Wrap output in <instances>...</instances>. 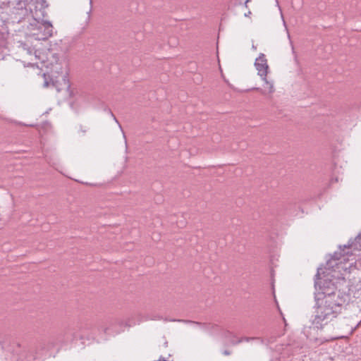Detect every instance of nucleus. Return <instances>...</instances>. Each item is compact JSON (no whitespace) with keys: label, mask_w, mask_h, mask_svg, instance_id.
<instances>
[{"label":"nucleus","mask_w":361,"mask_h":361,"mask_svg":"<svg viewBox=\"0 0 361 361\" xmlns=\"http://www.w3.org/2000/svg\"><path fill=\"white\" fill-rule=\"evenodd\" d=\"M250 0H246L245 2V4L246 5L247 3Z\"/></svg>","instance_id":"obj_17"},{"label":"nucleus","mask_w":361,"mask_h":361,"mask_svg":"<svg viewBox=\"0 0 361 361\" xmlns=\"http://www.w3.org/2000/svg\"><path fill=\"white\" fill-rule=\"evenodd\" d=\"M250 13V11H248V13L245 14V16H249Z\"/></svg>","instance_id":"obj_15"},{"label":"nucleus","mask_w":361,"mask_h":361,"mask_svg":"<svg viewBox=\"0 0 361 361\" xmlns=\"http://www.w3.org/2000/svg\"><path fill=\"white\" fill-rule=\"evenodd\" d=\"M42 6H44V7H47V4H46V1H44V0H42Z\"/></svg>","instance_id":"obj_11"},{"label":"nucleus","mask_w":361,"mask_h":361,"mask_svg":"<svg viewBox=\"0 0 361 361\" xmlns=\"http://www.w3.org/2000/svg\"><path fill=\"white\" fill-rule=\"evenodd\" d=\"M250 13V11H248V13L245 14V16H249Z\"/></svg>","instance_id":"obj_14"},{"label":"nucleus","mask_w":361,"mask_h":361,"mask_svg":"<svg viewBox=\"0 0 361 361\" xmlns=\"http://www.w3.org/2000/svg\"><path fill=\"white\" fill-rule=\"evenodd\" d=\"M250 13V11H248V13L245 14V16H249Z\"/></svg>","instance_id":"obj_16"},{"label":"nucleus","mask_w":361,"mask_h":361,"mask_svg":"<svg viewBox=\"0 0 361 361\" xmlns=\"http://www.w3.org/2000/svg\"><path fill=\"white\" fill-rule=\"evenodd\" d=\"M29 32L24 39H15L14 48L16 53L23 58L24 63L38 66L39 62L42 67L47 68L46 73H43L44 78V86L48 87L49 82L47 77H50L51 82L54 85V78L62 73V64L59 60V55L47 50L43 52L39 47V41L47 40L53 35V26L49 21L42 20L39 18H34V22L28 26Z\"/></svg>","instance_id":"obj_2"},{"label":"nucleus","mask_w":361,"mask_h":361,"mask_svg":"<svg viewBox=\"0 0 361 361\" xmlns=\"http://www.w3.org/2000/svg\"><path fill=\"white\" fill-rule=\"evenodd\" d=\"M288 39H290V35H289V33H288Z\"/></svg>","instance_id":"obj_18"},{"label":"nucleus","mask_w":361,"mask_h":361,"mask_svg":"<svg viewBox=\"0 0 361 361\" xmlns=\"http://www.w3.org/2000/svg\"><path fill=\"white\" fill-rule=\"evenodd\" d=\"M171 322H183L185 324H190L193 326L194 328H199L200 329L206 331V332H211L213 329H214L216 326L215 324H211V323H200L197 322H193L191 320H185V319H171Z\"/></svg>","instance_id":"obj_5"},{"label":"nucleus","mask_w":361,"mask_h":361,"mask_svg":"<svg viewBox=\"0 0 361 361\" xmlns=\"http://www.w3.org/2000/svg\"><path fill=\"white\" fill-rule=\"evenodd\" d=\"M361 250V232L354 240H350L343 248L339 246L326 262V271L320 277L319 271L315 276L314 286L320 292L315 293V306L312 324L317 329L333 321L341 313L350 301V295L346 292V278L355 262L354 252Z\"/></svg>","instance_id":"obj_1"},{"label":"nucleus","mask_w":361,"mask_h":361,"mask_svg":"<svg viewBox=\"0 0 361 361\" xmlns=\"http://www.w3.org/2000/svg\"><path fill=\"white\" fill-rule=\"evenodd\" d=\"M223 354L225 355H230V352L227 350H224Z\"/></svg>","instance_id":"obj_10"},{"label":"nucleus","mask_w":361,"mask_h":361,"mask_svg":"<svg viewBox=\"0 0 361 361\" xmlns=\"http://www.w3.org/2000/svg\"><path fill=\"white\" fill-rule=\"evenodd\" d=\"M90 8L87 12V17L86 21L87 23L90 22V18H91V13H92V0H90Z\"/></svg>","instance_id":"obj_8"},{"label":"nucleus","mask_w":361,"mask_h":361,"mask_svg":"<svg viewBox=\"0 0 361 361\" xmlns=\"http://www.w3.org/2000/svg\"><path fill=\"white\" fill-rule=\"evenodd\" d=\"M255 66L257 71V74L261 78H264L267 76L269 66L264 54H260L259 56L255 59Z\"/></svg>","instance_id":"obj_4"},{"label":"nucleus","mask_w":361,"mask_h":361,"mask_svg":"<svg viewBox=\"0 0 361 361\" xmlns=\"http://www.w3.org/2000/svg\"><path fill=\"white\" fill-rule=\"evenodd\" d=\"M281 18H282V19H283V25L285 26L286 29L287 30L286 25V22H285V20H284V19H283V15H282V14H281Z\"/></svg>","instance_id":"obj_12"},{"label":"nucleus","mask_w":361,"mask_h":361,"mask_svg":"<svg viewBox=\"0 0 361 361\" xmlns=\"http://www.w3.org/2000/svg\"><path fill=\"white\" fill-rule=\"evenodd\" d=\"M264 81L263 89L260 87H253L251 90H255L261 92V94L264 95H270L272 94L275 92V88L274 86V82L272 81H269L267 79V76L264 78H261Z\"/></svg>","instance_id":"obj_6"},{"label":"nucleus","mask_w":361,"mask_h":361,"mask_svg":"<svg viewBox=\"0 0 361 361\" xmlns=\"http://www.w3.org/2000/svg\"><path fill=\"white\" fill-rule=\"evenodd\" d=\"M63 80L64 82L67 85V87H69L68 81L66 80V75H64L63 77Z\"/></svg>","instance_id":"obj_9"},{"label":"nucleus","mask_w":361,"mask_h":361,"mask_svg":"<svg viewBox=\"0 0 361 361\" xmlns=\"http://www.w3.org/2000/svg\"><path fill=\"white\" fill-rule=\"evenodd\" d=\"M108 111H109V114L111 115V116L113 118V119L115 121V122H116L118 123L119 128L121 130V131L123 133V137L126 138L125 133L123 131L122 127H121V124L118 123L117 118H116V116H114V114L112 113V111L110 109H109ZM125 143H126V145H127L126 139H125Z\"/></svg>","instance_id":"obj_7"},{"label":"nucleus","mask_w":361,"mask_h":361,"mask_svg":"<svg viewBox=\"0 0 361 361\" xmlns=\"http://www.w3.org/2000/svg\"><path fill=\"white\" fill-rule=\"evenodd\" d=\"M277 336H266L264 338H261V337H242L240 338H238L236 340H232L231 341V343L232 345H237V344H239L243 341H245V342H250L251 341H257L259 344H262V345H269L270 343H274L275 341H276V338Z\"/></svg>","instance_id":"obj_3"},{"label":"nucleus","mask_w":361,"mask_h":361,"mask_svg":"<svg viewBox=\"0 0 361 361\" xmlns=\"http://www.w3.org/2000/svg\"><path fill=\"white\" fill-rule=\"evenodd\" d=\"M290 44H291V47H292V49L293 50V49H294V47H293V44H292V42H291L290 40Z\"/></svg>","instance_id":"obj_13"}]
</instances>
